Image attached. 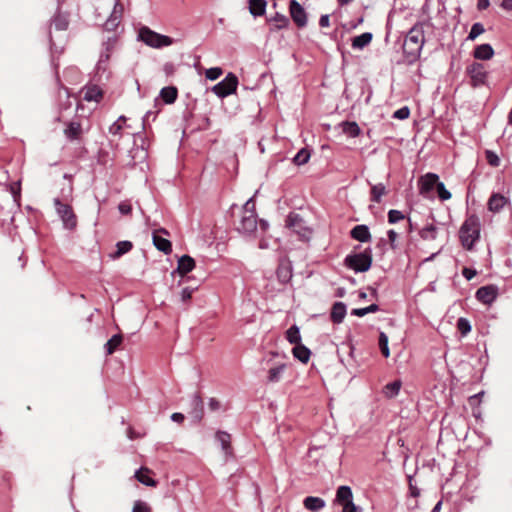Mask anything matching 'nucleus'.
I'll use <instances>...</instances> for the list:
<instances>
[{"label":"nucleus","instance_id":"obj_29","mask_svg":"<svg viewBox=\"0 0 512 512\" xmlns=\"http://www.w3.org/2000/svg\"><path fill=\"white\" fill-rule=\"evenodd\" d=\"M153 244L159 250L165 254H169L172 251L171 242L158 234H153Z\"/></svg>","mask_w":512,"mask_h":512},{"label":"nucleus","instance_id":"obj_10","mask_svg":"<svg viewBox=\"0 0 512 512\" xmlns=\"http://www.w3.org/2000/svg\"><path fill=\"white\" fill-rule=\"evenodd\" d=\"M108 54H100L99 60L96 64L95 77L99 83L108 81L110 78Z\"/></svg>","mask_w":512,"mask_h":512},{"label":"nucleus","instance_id":"obj_50","mask_svg":"<svg viewBox=\"0 0 512 512\" xmlns=\"http://www.w3.org/2000/svg\"><path fill=\"white\" fill-rule=\"evenodd\" d=\"M404 218H405L404 214L399 210L391 209L388 212V222L390 224H395V223L399 222L400 220H403Z\"/></svg>","mask_w":512,"mask_h":512},{"label":"nucleus","instance_id":"obj_26","mask_svg":"<svg viewBox=\"0 0 512 512\" xmlns=\"http://www.w3.org/2000/svg\"><path fill=\"white\" fill-rule=\"evenodd\" d=\"M372 37L373 35L370 32H365L358 36H355L352 39V47L354 49L362 50L363 48L370 44V42L372 41Z\"/></svg>","mask_w":512,"mask_h":512},{"label":"nucleus","instance_id":"obj_43","mask_svg":"<svg viewBox=\"0 0 512 512\" xmlns=\"http://www.w3.org/2000/svg\"><path fill=\"white\" fill-rule=\"evenodd\" d=\"M117 39L116 37H109L102 44V51L100 54H108V61L110 60V56L115 48Z\"/></svg>","mask_w":512,"mask_h":512},{"label":"nucleus","instance_id":"obj_63","mask_svg":"<svg viewBox=\"0 0 512 512\" xmlns=\"http://www.w3.org/2000/svg\"><path fill=\"white\" fill-rule=\"evenodd\" d=\"M387 236H388L391 248L395 249V247H396L395 246V241H396V238H397L398 234L394 230H389L387 232Z\"/></svg>","mask_w":512,"mask_h":512},{"label":"nucleus","instance_id":"obj_40","mask_svg":"<svg viewBox=\"0 0 512 512\" xmlns=\"http://www.w3.org/2000/svg\"><path fill=\"white\" fill-rule=\"evenodd\" d=\"M52 25L56 30H66L68 27V19L65 15L57 14L52 20Z\"/></svg>","mask_w":512,"mask_h":512},{"label":"nucleus","instance_id":"obj_53","mask_svg":"<svg viewBox=\"0 0 512 512\" xmlns=\"http://www.w3.org/2000/svg\"><path fill=\"white\" fill-rule=\"evenodd\" d=\"M342 512H362V508L355 505L352 500L342 505Z\"/></svg>","mask_w":512,"mask_h":512},{"label":"nucleus","instance_id":"obj_25","mask_svg":"<svg viewBox=\"0 0 512 512\" xmlns=\"http://www.w3.org/2000/svg\"><path fill=\"white\" fill-rule=\"evenodd\" d=\"M216 439L219 441L221 448L226 456L232 454V448H231V436L229 433L224 431H218L216 433Z\"/></svg>","mask_w":512,"mask_h":512},{"label":"nucleus","instance_id":"obj_52","mask_svg":"<svg viewBox=\"0 0 512 512\" xmlns=\"http://www.w3.org/2000/svg\"><path fill=\"white\" fill-rule=\"evenodd\" d=\"M222 69L219 67H213L206 70V78L214 81L222 75Z\"/></svg>","mask_w":512,"mask_h":512},{"label":"nucleus","instance_id":"obj_5","mask_svg":"<svg viewBox=\"0 0 512 512\" xmlns=\"http://www.w3.org/2000/svg\"><path fill=\"white\" fill-rule=\"evenodd\" d=\"M238 85V78L233 73H229L222 81L212 87V91L220 98L233 94Z\"/></svg>","mask_w":512,"mask_h":512},{"label":"nucleus","instance_id":"obj_35","mask_svg":"<svg viewBox=\"0 0 512 512\" xmlns=\"http://www.w3.org/2000/svg\"><path fill=\"white\" fill-rule=\"evenodd\" d=\"M286 339L291 344H294L295 346L298 345V344H301V335H300L299 327L296 326V325L291 326L286 331Z\"/></svg>","mask_w":512,"mask_h":512},{"label":"nucleus","instance_id":"obj_62","mask_svg":"<svg viewBox=\"0 0 512 512\" xmlns=\"http://www.w3.org/2000/svg\"><path fill=\"white\" fill-rule=\"evenodd\" d=\"M115 14L116 11L113 12L111 18L106 22L105 26L107 29H111L118 24V17Z\"/></svg>","mask_w":512,"mask_h":512},{"label":"nucleus","instance_id":"obj_17","mask_svg":"<svg viewBox=\"0 0 512 512\" xmlns=\"http://www.w3.org/2000/svg\"><path fill=\"white\" fill-rule=\"evenodd\" d=\"M353 500V493L349 486L342 485L337 488L335 503L343 505Z\"/></svg>","mask_w":512,"mask_h":512},{"label":"nucleus","instance_id":"obj_20","mask_svg":"<svg viewBox=\"0 0 512 512\" xmlns=\"http://www.w3.org/2000/svg\"><path fill=\"white\" fill-rule=\"evenodd\" d=\"M351 237L360 242H368L371 239L369 228L366 225H357L351 232Z\"/></svg>","mask_w":512,"mask_h":512},{"label":"nucleus","instance_id":"obj_60","mask_svg":"<svg viewBox=\"0 0 512 512\" xmlns=\"http://www.w3.org/2000/svg\"><path fill=\"white\" fill-rule=\"evenodd\" d=\"M208 406L211 411H217L220 409L221 403L216 398H210Z\"/></svg>","mask_w":512,"mask_h":512},{"label":"nucleus","instance_id":"obj_4","mask_svg":"<svg viewBox=\"0 0 512 512\" xmlns=\"http://www.w3.org/2000/svg\"><path fill=\"white\" fill-rule=\"evenodd\" d=\"M345 265L355 272H365L370 269L372 256L369 250L361 253L347 255L344 259Z\"/></svg>","mask_w":512,"mask_h":512},{"label":"nucleus","instance_id":"obj_22","mask_svg":"<svg viewBox=\"0 0 512 512\" xmlns=\"http://www.w3.org/2000/svg\"><path fill=\"white\" fill-rule=\"evenodd\" d=\"M195 267V260L189 255H183L178 260L177 271L181 275H185L193 270Z\"/></svg>","mask_w":512,"mask_h":512},{"label":"nucleus","instance_id":"obj_49","mask_svg":"<svg viewBox=\"0 0 512 512\" xmlns=\"http://www.w3.org/2000/svg\"><path fill=\"white\" fill-rule=\"evenodd\" d=\"M436 189L440 200L446 201L451 198V193L446 189L443 182H439L436 186Z\"/></svg>","mask_w":512,"mask_h":512},{"label":"nucleus","instance_id":"obj_34","mask_svg":"<svg viewBox=\"0 0 512 512\" xmlns=\"http://www.w3.org/2000/svg\"><path fill=\"white\" fill-rule=\"evenodd\" d=\"M148 472H149L148 469L141 468L135 472V477L140 483H142L146 486L155 487L157 485V482L154 479H152L146 475V473H148Z\"/></svg>","mask_w":512,"mask_h":512},{"label":"nucleus","instance_id":"obj_9","mask_svg":"<svg viewBox=\"0 0 512 512\" xmlns=\"http://www.w3.org/2000/svg\"><path fill=\"white\" fill-rule=\"evenodd\" d=\"M257 215L255 212L249 214H242L237 230L245 235H251L257 229Z\"/></svg>","mask_w":512,"mask_h":512},{"label":"nucleus","instance_id":"obj_64","mask_svg":"<svg viewBox=\"0 0 512 512\" xmlns=\"http://www.w3.org/2000/svg\"><path fill=\"white\" fill-rule=\"evenodd\" d=\"M319 25L321 27H328L330 25V17L329 15L325 14L322 15L319 19Z\"/></svg>","mask_w":512,"mask_h":512},{"label":"nucleus","instance_id":"obj_57","mask_svg":"<svg viewBox=\"0 0 512 512\" xmlns=\"http://www.w3.org/2000/svg\"><path fill=\"white\" fill-rule=\"evenodd\" d=\"M477 272L474 269L465 267L462 270V275L468 280H472L476 276Z\"/></svg>","mask_w":512,"mask_h":512},{"label":"nucleus","instance_id":"obj_55","mask_svg":"<svg viewBox=\"0 0 512 512\" xmlns=\"http://www.w3.org/2000/svg\"><path fill=\"white\" fill-rule=\"evenodd\" d=\"M118 210L123 215H128L132 211V206L128 201H123L118 205Z\"/></svg>","mask_w":512,"mask_h":512},{"label":"nucleus","instance_id":"obj_58","mask_svg":"<svg viewBox=\"0 0 512 512\" xmlns=\"http://www.w3.org/2000/svg\"><path fill=\"white\" fill-rule=\"evenodd\" d=\"M254 207V201L252 198H250L249 200L246 201V203L243 206V213L249 214V212H255Z\"/></svg>","mask_w":512,"mask_h":512},{"label":"nucleus","instance_id":"obj_45","mask_svg":"<svg viewBox=\"0 0 512 512\" xmlns=\"http://www.w3.org/2000/svg\"><path fill=\"white\" fill-rule=\"evenodd\" d=\"M286 226L298 232L297 228L302 226V218L298 214L291 213L287 217Z\"/></svg>","mask_w":512,"mask_h":512},{"label":"nucleus","instance_id":"obj_56","mask_svg":"<svg viewBox=\"0 0 512 512\" xmlns=\"http://www.w3.org/2000/svg\"><path fill=\"white\" fill-rule=\"evenodd\" d=\"M132 512H150L148 505L142 501H136Z\"/></svg>","mask_w":512,"mask_h":512},{"label":"nucleus","instance_id":"obj_19","mask_svg":"<svg viewBox=\"0 0 512 512\" xmlns=\"http://www.w3.org/2000/svg\"><path fill=\"white\" fill-rule=\"evenodd\" d=\"M276 274L281 283L289 282L292 277V267L290 262L281 261L277 268Z\"/></svg>","mask_w":512,"mask_h":512},{"label":"nucleus","instance_id":"obj_14","mask_svg":"<svg viewBox=\"0 0 512 512\" xmlns=\"http://www.w3.org/2000/svg\"><path fill=\"white\" fill-rule=\"evenodd\" d=\"M497 296V288L493 285L480 287L476 291V299L483 304H491Z\"/></svg>","mask_w":512,"mask_h":512},{"label":"nucleus","instance_id":"obj_33","mask_svg":"<svg viewBox=\"0 0 512 512\" xmlns=\"http://www.w3.org/2000/svg\"><path fill=\"white\" fill-rule=\"evenodd\" d=\"M133 247L130 241H119L116 244V251L110 255L112 259L120 258L122 255L128 253Z\"/></svg>","mask_w":512,"mask_h":512},{"label":"nucleus","instance_id":"obj_36","mask_svg":"<svg viewBox=\"0 0 512 512\" xmlns=\"http://www.w3.org/2000/svg\"><path fill=\"white\" fill-rule=\"evenodd\" d=\"M342 130L349 137H357L360 134V128L356 122H343Z\"/></svg>","mask_w":512,"mask_h":512},{"label":"nucleus","instance_id":"obj_44","mask_svg":"<svg viewBox=\"0 0 512 512\" xmlns=\"http://www.w3.org/2000/svg\"><path fill=\"white\" fill-rule=\"evenodd\" d=\"M378 344L382 355L385 358H388L390 355V350L388 347V336L384 332H380Z\"/></svg>","mask_w":512,"mask_h":512},{"label":"nucleus","instance_id":"obj_48","mask_svg":"<svg viewBox=\"0 0 512 512\" xmlns=\"http://www.w3.org/2000/svg\"><path fill=\"white\" fill-rule=\"evenodd\" d=\"M457 328L465 336L471 331V324L466 318L461 317L457 321Z\"/></svg>","mask_w":512,"mask_h":512},{"label":"nucleus","instance_id":"obj_54","mask_svg":"<svg viewBox=\"0 0 512 512\" xmlns=\"http://www.w3.org/2000/svg\"><path fill=\"white\" fill-rule=\"evenodd\" d=\"M410 111L408 107H402L394 112V118L397 119H406L409 117Z\"/></svg>","mask_w":512,"mask_h":512},{"label":"nucleus","instance_id":"obj_18","mask_svg":"<svg viewBox=\"0 0 512 512\" xmlns=\"http://www.w3.org/2000/svg\"><path fill=\"white\" fill-rule=\"evenodd\" d=\"M303 505L311 512H318L325 507L326 502L320 497L308 496L303 500Z\"/></svg>","mask_w":512,"mask_h":512},{"label":"nucleus","instance_id":"obj_31","mask_svg":"<svg viewBox=\"0 0 512 512\" xmlns=\"http://www.w3.org/2000/svg\"><path fill=\"white\" fill-rule=\"evenodd\" d=\"M401 386L402 383L400 380H395L391 383H388L383 388V394L387 398H394L399 394Z\"/></svg>","mask_w":512,"mask_h":512},{"label":"nucleus","instance_id":"obj_51","mask_svg":"<svg viewBox=\"0 0 512 512\" xmlns=\"http://www.w3.org/2000/svg\"><path fill=\"white\" fill-rule=\"evenodd\" d=\"M485 156H486V160L489 163V165H491L492 167L499 166L500 158L498 157V155L495 152H493L491 150H486Z\"/></svg>","mask_w":512,"mask_h":512},{"label":"nucleus","instance_id":"obj_24","mask_svg":"<svg viewBox=\"0 0 512 512\" xmlns=\"http://www.w3.org/2000/svg\"><path fill=\"white\" fill-rule=\"evenodd\" d=\"M346 315V305L343 302H335L331 310V320L334 323H341Z\"/></svg>","mask_w":512,"mask_h":512},{"label":"nucleus","instance_id":"obj_41","mask_svg":"<svg viewBox=\"0 0 512 512\" xmlns=\"http://www.w3.org/2000/svg\"><path fill=\"white\" fill-rule=\"evenodd\" d=\"M310 159V152L305 149V148H302L301 150H299L297 152V154L294 156L293 158V162L296 164V165H304L306 164Z\"/></svg>","mask_w":512,"mask_h":512},{"label":"nucleus","instance_id":"obj_32","mask_svg":"<svg viewBox=\"0 0 512 512\" xmlns=\"http://www.w3.org/2000/svg\"><path fill=\"white\" fill-rule=\"evenodd\" d=\"M102 95H103V92H102L101 88H99L97 85H91V86L87 87V89L85 91L84 99L87 101L98 102L102 98Z\"/></svg>","mask_w":512,"mask_h":512},{"label":"nucleus","instance_id":"obj_30","mask_svg":"<svg viewBox=\"0 0 512 512\" xmlns=\"http://www.w3.org/2000/svg\"><path fill=\"white\" fill-rule=\"evenodd\" d=\"M387 194V190L384 184L378 183L371 185L370 200L375 203H380L382 196Z\"/></svg>","mask_w":512,"mask_h":512},{"label":"nucleus","instance_id":"obj_3","mask_svg":"<svg viewBox=\"0 0 512 512\" xmlns=\"http://www.w3.org/2000/svg\"><path fill=\"white\" fill-rule=\"evenodd\" d=\"M138 38L146 45L157 49L170 46L173 43L172 38L159 34L145 26L140 28Z\"/></svg>","mask_w":512,"mask_h":512},{"label":"nucleus","instance_id":"obj_46","mask_svg":"<svg viewBox=\"0 0 512 512\" xmlns=\"http://www.w3.org/2000/svg\"><path fill=\"white\" fill-rule=\"evenodd\" d=\"M9 191L13 196L14 202L19 206L20 205V198H21V182H13L9 184Z\"/></svg>","mask_w":512,"mask_h":512},{"label":"nucleus","instance_id":"obj_47","mask_svg":"<svg viewBox=\"0 0 512 512\" xmlns=\"http://www.w3.org/2000/svg\"><path fill=\"white\" fill-rule=\"evenodd\" d=\"M484 31H485L484 26L481 23H479V22L474 23L470 29L467 40H470V41L475 40L479 35L484 33Z\"/></svg>","mask_w":512,"mask_h":512},{"label":"nucleus","instance_id":"obj_39","mask_svg":"<svg viewBox=\"0 0 512 512\" xmlns=\"http://www.w3.org/2000/svg\"><path fill=\"white\" fill-rule=\"evenodd\" d=\"M379 311V306L377 304H371L367 307H364V308H355V309H352L351 311V315H354V316H358V317H363L369 313H375Z\"/></svg>","mask_w":512,"mask_h":512},{"label":"nucleus","instance_id":"obj_38","mask_svg":"<svg viewBox=\"0 0 512 512\" xmlns=\"http://www.w3.org/2000/svg\"><path fill=\"white\" fill-rule=\"evenodd\" d=\"M122 343V336L120 334L113 335L106 343V351L107 354H113L114 351L119 347Z\"/></svg>","mask_w":512,"mask_h":512},{"label":"nucleus","instance_id":"obj_37","mask_svg":"<svg viewBox=\"0 0 512 512\" xmlns=\"http://www.w3.org/2000/svg\"><path fill=\"white\" fill-rule=\"evenodd\" d=\"M420 237L423 240H435L437 237V228L433 224L427 225L420 230Z\"/></svg>","mask_w":512,"mask_h":512},{"label":"nucleus","instance_id":"obj_27","mask_svg":"<svg viewBox=\"0 0 512 512\" xmlns=\"http://www.w3.org/2000/svg\"><path fill=\"white\" fill-rule=\"evenodd\" d=\"M292 354L302 363H307L310 359L311 351L305 345L298 344L293 347Z\"/></svg>","mask_w":512,"mask_h":512},{"label":"nucleus","instance_id":"obj_7","mask_svg":"<svg viewBox=\"0 0 512 512\" xmlns=\"http://www.w3.org/2000/svg\"><path fill=\"white\" fill-rule=\"evenodd\" d=\"M289 12L293 22L297 27L303 28L307 25V13L298 1H290Z\"/></svg>","mask_w":512,"mask_h":512},{"label":"nucleus","instance_id":"obj_15","mask_svg":"<svg viewBox=\"0 0 512 512\" xmlns=\"http://www.w3.org/2000/svg\"><path fill=\"white\" fill-rule=\"evenodd\" d=\"M268 22L273 24L270 27L271 32H276V31H279L282 29H286V28H288V26L290 24L289 18L279 12H276L273 17H270L268 19Z\"/></svg>","mask_w":512,"mask_h":512},{"label":"nucleus","instance_id":"obj_21","mask_svg":"<svg viewBox=\"0 0 512 512\" xmlns=\"http://www.w3.org/2000/svg\"><path fill=\"white\" fill-rule=\"evenodd\" d=\"M267 1L266 0H249L248 9L252 16L259 17L263 16L266 12Z\"/></svg>","mask_w":512,"mask_h":512},{"label":"nucleus","instance_id":"obj_8","mask_svg":"<svg viewBox=\"0 0 512 512\" xmlns=\"http://www.w3.org/2000/svg\"><path fill=\"white\" fill-rule=\"evenodd\" d=\"M270 355H271V358L265 360L267 365L271 364V366L268 369L267 380L270 383H277L282 378V375L286 369V364L285 363H271L272 358L277 357L278 353L272 352Z\"/></svg>","mask_w":512,"mask_h":512},{"label":"nucleus","instance_id":"obj_11","mask_svg":"<svg viewBox=\"0 0 512 512\" xmlns=\"http://www.w3.org/2000/svg\"><path fill=\"white\" fill-rule=\"evenodd\" d=\"M510 204L508 195L502 193H493L488 200V209L493 213L500 212L505 206Z\"/></svg>","mask_w":512,"mask_h":512},{"label":"nucleus","instance_id":"obj_13","mask_svg":"<svg viewBox=\"0 0 512 512\" xmlns=\"http://www.w3.org/2000/svg\"><path fill=\"white\" fill-rule=\"evenodd\" d=\"M204 414V406L202 398L199 394H194L191 399V411L189 412V416L191 417L194 423H199Z\"/></svg>","mask_w":512,"mask_h":512},{"label":"nucleus","instance_id":"obj_16","mask_svg":"<svg viewBox=\"0 0 512 512\" xmlns=\"http://www.w3.org/2000/svg\"><path fill=\"white\" fill-rule=\"evenodd\" d=\"M439 183L438 175L434 173H428L424 177L421 178L420 184V192L421 194H426L433 190L434 187Z\"/></svg>","mask_w":512,"mask_h":512},{"label":"nucleus","instance_id":"obj_6","mask_svg":"<svg viewBox=\"0 0 512 512\" xmlns=\"http://www.w3.org/2000/svg\"><path fill=\"white\" fill-rule=\"evenodd\" d=\"M54 204L64 227L67 229H74L77 225V218L72 207L68 204L62 203L58 198L54 199Z\"/></svg>","mask_w":512,"mask_h":512},{"label":"nucleus","instance_id":"obj_12","mask_svg":"<svg viewBox=\"0 0 512 512\" xmlns=\"http://www.w3.org/2000/svg\"><path fill=\"white\" fill-rule=\"evenodd\" d=\"M467 73L469 74L473 85L483 84L486 78V70L483 64L474 62L467 67Z\"/></svg>","mask_w":512,"mask_h":512},{"label":"nucleus","instance_id":"obj_28","mask_svg":"<svg viewBox=\"0 0 512 512\" xmlns=\"http://www.w3.org/2000/svg\"><path fill=\"white\" fill-rule=\"evenodd\" d=\"M178 90L174 86H167L161 89L160 97L166 104H172L176 101Z\"/></svg>","mask_w":512,"mask_h":512},{"label":"nucleus","instance_id":"obj_61","mask_svg":"<svg viewBox=\"0 0 512 512\" xmlns=\"http://www.w3.org/2000/svg\"><path fill=\"white\" fill-rule=\"evenodd\" d=\"M192 293H193V289L191 288H184L182 291H181V299L182 301L186 302L188 301L189 299H191L192 297Z\"/></svg>","mask_w":512,"mask_h":512},{"label":"nucleus","instance_id":"obj_42","mask_svg":"<svg viewBox=\"0 0 512 512\" xmlns=\"http://www.w3.org/2000/svg\"><path fill=\"white\" fill-rule=\"evenodd\" d=\"M81 131V125L78 122H70L65 129V135L68 138L75 139Z\"/></svg>","mask_w":512,"mask_h":512},{"label":"nucleus","instance_id":"obj_2","mask_svg":"<svg viewBox=\"0 0 512 512\" xmlns=\"http://www.w3.org/2000/svg\"><path fill=\"white\" fill-rule=\"evenodd\" d=\"M480 220L476 215H470L463 222L459 230V238L462 246L472 250L474 243L480 238Z\"/></svg>","mask_w":512,"mask_h":512},{"label":"nucleus","instance_id":"obj_23","mask_svg":"<svg viewBox=\"0 0 512 512\" xmlns=\"http://www.w3.org/2000/svg\"><path fill=\"white\" fill-rule=\"evenodd\" d=\"M493 54L494 50L490 44L478 45L473 52V56L479 60H489Z\"/></svg>","mask_w":512,"mask_h":512},{"label":"nucleus","instance_id":"obj_59","mask_svg":"<svg viewBox=\"0 0 512 512\" xmlns=\"http://www.w3.org/2000/svg\"><path fill=\"white\" fill-rule=\"evenodd\" d=\"M121 130H122V125L118 122H114L109 127V133H111L113 135H119L121 133Z\"/></svg>","mask_w":512,"mask_h":512},{"label":"nucleus","instance_id":"obj_1","mask_svg":"<svg viewBox=\"0 0 512 512\" xmlns=\"http://www.w3.org/2000/svg\"><path fill=\"white\" fill-rule=\"evenodd\" d=\"M424 43V25L417 23L407 32L403 43V54L407 64H413L419 59Z\"/></svg>","mask_w":512,"mask_h":512}]
</instances>
